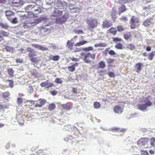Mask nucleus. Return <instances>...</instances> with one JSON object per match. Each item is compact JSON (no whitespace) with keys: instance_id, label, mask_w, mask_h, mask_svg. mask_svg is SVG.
Listing matches in <instances>:
<instances>
[{"instance_id":"nucleus-1","label":"nucleus","mask_w":155,"mask_h":155,"mask_svg":"<svg viewBox=\"0 0 155 155\" xmlns=\"http://www.w3.org/2000/svg\"><path fill=\"white\" fill-rule=\"evenodd\" d=\"M63 11L59 10L57 8H55L52 14V16L56 18V21L59 24L65 23L68 18L67 14H64L62 16Z\"/></svg>"},{"instance_id":"nucleus-2","label":"nucleus","mask_w":155,"mask_h":155,"mask_svg":"<svg viewBox=\"0 0 155 155\" xmlns=\"http://www.w3.org/2000/svg\"><path fill=\"white\" fill-rule=\"evenodd\" d=\"M36 20L31 19H28L20 24L19 26L22 28L29 30L35 26L37 23Z\"/></svg>"},{"instance_id":"nucleus-3","label":"nucleus","mask_w":155,"mask_h":155,"mask_svg":"<svg viewBox=\"0 0 155 155\" xmlns=\"http://www.w3.org/2000/svg\"><path fill=\"white\" fill-rule=\"evenodd\" d=\"M27 52H28V56L30 58V60L33 63L36 64L38 63L41 59L38 57H35L37 55V52L34 49L28 47L26 49Z\"/></svg>"},{"instance_id":"nucleus-4","label":"nucleus","mask_w":155,"mask_h":155,"mask_svg":"<svg viewBox=\"0 0 155 155\" xmlns=\"http://www.w3.org/2000/svg\"><path fill=\"white\" fill-rule=\"evenodd\" d=\"M81 58L82 59L84 62L89 64L91 63L92 61L90 60V58L94 60L95 58V54L93 53L91 54L90 53H85L84 52L80 53Z\"/></svg>"},{"instance_id":"nucleus-5","label":"nucleus","mask_w":155,"mask_h":155,"mask_svg":"<svg viewBox=\"0 0 155 155\" xmlns=\"http://www.w3.org/2000/svg\"><path fill=\"white\" fill-rule=\"evenodd\" d=\"M87 23L88 26V29L91 30L97 27L98 25V21L95 18H91L87 21Z\"/></svg>"},{"instance_id":"nucleus-6","label":"nucleus","mask_w":155,"mask_h":155,"mask_svg":"<svg viewBox=\"0 0 155 155\" xmlns=\"http://www.w3.org/2000/svg\"><path fill=\"white\" fill-rule=\"evenodd\" d=\"M139 22V19L137 17L135 16H132L130 21L131 29H134L135 28Z\"/></svg>"},{"instance_id":"nucleus-7","label":"nucleus","mask_w":155,"mask_h":155,"mask_svg":"<svg viewBox=\"0 0 155 155\" xmlns=\"http://www.w3.org/2000/svg\"><path fill=\"white\" fill-rule=\"evenodd\" d=\"M40 4H38L37 3H34L33 4V15L34 14H38L40 13L42 11L41 5Z\"/></svg>"},{"instance_id":"nucleus-8","label":"nucleus","mask_w":155,"mask_h":155,"mask_svg":"<svg viewBox=\"0 0 155 155\" xmlns=\"http://www.w3.org/2000/svg\"><path fill=\"white\" fill-rule=\"evenodd\" d=\"M32 102H34V101H31V103H32ZM35 102H38V103H37L35 104V107H41L43 105H44L47 102L46 100L42 98H40L37 101H34ZM34 104H35V103H33Z\"/></svg>"},{"instance_id":"nucleus-9","label":"nucleus","mask_w":155,"mask_h":155,"mask_svg":"<svg viewBox=\"0 0 155 155\" xmlns=\"http://www.w3.org/2000/svg\"><path fill=\"white\" fill-rule=\"evenodd\" d=\"M74 44V42H72V40H68L67 42V48L70 50H74L75 52L79 51V50L78 48H76V49L74 50L73 48Z\"/></svg>"},{"instance_id":"nucleus-10","label":"nucleus","mask_w":155,"mask_h":155,"mask_svg":"<svg viewBox=\"0 0 155 155\" xmlns=\"http://www.w3.org/2000/svg\"><path fill=\"white\" fill-rule=\"evenodd\" d=\"M56 6L60 9L66 8L67 6V3L65 2L58 1L56 4Z\"/></svg>"},{"instance_id":"nucleus-11","label":"nucleus","mask_w":155,"mask_h":155,"mask_svg":"<svg viewBox=\"0 0 155 155\" xmlns=\"http://www.w3.org/2000/svg\"><path fill=\"white\" fill-rule=\"evenodd\" d=\"M5 13L6 16L9 20H11V19L13 18L15 14L14 12L9 10L6 11Z\"/></svg>"},{"instance_id":"nucleus-12","label":"nucleus","mask_w":155,"mask_h":155,"mask_svg":"<svg viewBox=\"0 0 155 155\" xmlns=\"http://www.w3.org/2000/svg\"><path fill=\"white\" fill-rule=\"evenodd\" d=\"M148 139L147 138H143L140 139L137 142V144L140 146H144L147 143Z\"/></svg>"},{"instance_id":"nucleus-13","label":"nucleus","mask_w":155,"mask_h":155,"mask_svg":"<svg viewBox=\"0 0 155 155\" xmlns=\"http://www.w3.org/2000/svg\"><path fill=\"white\" fill-rule=\"evenodd\" d=\"M33 4L28 5L25 8L26 12L28 14L30 13V15H33Z\"/></svg>"},{"instance_id":"nucleus-14","label":"nucleus","mask_w":155,"mask_h":155,"mask_svg":"<svg viewBox=\"0 0 155 155\" xmlns=\"http://www.w3.org/2000/svg\"><path fill=\"white\" fill-rule=\"evenodd\" d=\"M114 111L116 113L120 114L123 112V109L119 106L117 105L114 107Z\"/></svg>"},{"instance_id":"nucleus-15","label":"nucleus","mask_w":155,"mask_h":155,"mask_svg":"<svg viewBox=\"0 0 155 155\" xmlns=\"http://www.w3.org/2000/svg\"><path fill=\"white\" fill-rule=\"evenodd\" d=\"M53 84L52 83H49V81L46 80V81L42 82L40 84V86L41 87H45L47 86V88H49L52 87L53 86Z\"/></svg>"},{"instance_id":"nucleus-16","label":"nucleus","mask_w":155,"mask_h":155,"mask_svg":"<svg viewBox=\"0 0 155 155\" xmlns=\"http://www.w3.org/2000/svg\"><path fill=\"white\" fill-rule=\"evenodd\" d=\"M31 45L34 47L36 48L38 50H41L43 51H47L48 50V48H47L45 47L42 45L37 44H32Z\"/></svg>"},{"instance_id":"nucleus-17","label":"nucleus","mask_w":155,"mask_h":155,"mask_svg":"<svg viewBox=\"0 0 155 155\" xmlns=\"http://www.w3.org/2000/svg\"><path fill=\"white\" fill-rule=\"evenodd\" d=\"M112 25L111 23L107 20H105L103 21L101 25L102 28H108Z\"/></svg>"},{"instance_id":"nucleus-18","label":"nucleus","mask_w":155,"mask_h":155,"mask_svg":"<svg viewBox=\"0 0 155 155\" xmlns=\"http://www.w3.org/2000/svg\"><path fill=\"white\" fill-rule=\"evenodd\" d=\"M143 64L141 63H137L135 65V67L136 69V72L140 73L141 70L142 69Z\"/></svg>"},{"instance_id":"nucleus-19","label":"nucleus","mask_w":155,"mask_h":155,"mask_svg":"<svg viewBox=\"0 0 155 155\" xmlns=\"http://www.w3.org/2000/svg\"><path fill=\"white\" fill-rule=\"evenodd\" d=\"M12 5L13 7H19L21 6L20 0H14L12 2Z\"/></svg>"},{"instance_id":"nucleus-20","label":"nucleus","mask_w":155,"mask_h":155,"mask_svg":"<svg viewBox=\"0 0 155 155\" xmlns=\"http://www.w3.org/2000/svg\"><path fill=\"white\" fill-rule=\"evenodd\" d=\"M116 12L117 10L116 8L114 7L113 8L111 12V16L112 17V19L114 21H115L117 18V17L116 16Z\"/></svg>"},{"instance_id":"nucleus-21","label":"nucleus","mask_w":155,"mask_h":155,"mask_svg":"<svg viewBox=\"0 0 155 155\" xmlns=\"http://www.w3.org/2000/svg\"><path fill=\"white\" fill-rule=\"evenodd\" d=\"M30 73L31 76H34L35 78L38 77L39 75V73L37 70L35 69H33L30 71Z\"/></svg>"},{"instance_id":"nucleus-22","label":"nucleus","mask_w":155,"mask_h":155,"mask_svg":"<svg viewBox=\"0 0 155 155\" xmlns=\"http://www.w3.org/2000/svg\"><path fill=\"white\" fill-rule=\"evenodd\" d=\"M152 19H147L143 22V25L145 27L150 25L152 23L151 21Z\"/></svg>"},{"instance_id":"nucleus-23","label":"nucleus","mask_w":155,"mask_h":155,"mask_svg":"<svg viewBox=\"0 0 155 155\" xmlns=\"http://www.w3.org/2000/svg\"><path fill=\"white\" fill-rule=\"evenodd\" d=\"M119 10V14L120 15L121 13L124 12L126 10L125 6L124 5H122L118 8Z\"/></svg>"},{"instance_id":"nucleus-24","label":"nucleus","mask_w":155,"mask_h":155,"mask_svg":"<svg viewBox=\"0 0 155 155\" xmlns=\"http://www.w3.org/2000/svg\"><path fill=\"white\" fill-rule=\"evenodd\" d=\"M132 37V35L130 32H127L124 35V38L126 40L130 39Z\"/></svg>"},{"instance_id":"nucleus-25","label":"nucleus","mask_w":155,"mask_h":155,"mask_svg":"<svg viewBox=\"0 0 155 155\" xmlns=\"http://www.w3.org/2000/svg\"><path fill=\"white\" fill-rule=\"evenodd\" d=\"M62 108L66 110H69L71 109V106L68 103H66L65 104H63L61 105Z\"/></svg>"},{"instance_id":"nucleus-26","label":"nucleus","mask_w":155,"mask_h":155,"mask_svg":"<svg viewBox=\"0 0 155 155\" xmlns=\"http://www.w3.org/2000/svg\"><path fill=\"white\" fill-rule=\"evenodd\" d=\"M49 59L53 60L55 61H58L60 58V57L58 55L53 56L50 55L49 57Z\"/></svg>"},{"instance_id":"nucleus-27","label":"nucleus","mask_w":155,"mask_h":155,"mask_svg":"<svg viewBox=\"0 0 155 155\" xmlns=\"http://www.w3.org/2000/svg\"><path fill=\"white\" fill-rule=\"evenodd\" d=\"M126 48L132 51L135 49V47L134 45L131 44H129L127 45Z\"/></svg>"},{"instance_id":"nucleus-28","label":"nucleus","mask_w":155,"mask_h":155,"mask_svg":"<svg viewBox=\"0 0 155 155\" xmlns=\"http://www.w3.org/2000/svg\"><path fill=\"white\" fill-rule=\"evenodd\" d=\"M108 31L110 33H111L113 35H115L117 33V30L114 27L110 28Z\"/></svg>"},{"instance_id":"nucleus-29","label":"nucleus","mask_w":155,"mask_h":155,"mask_svg":"<svg viewBox=\"0 0 155 155\" xmlns=\"http://www.w3.org/2000/svg\"><path fill=\"white\" fill-rule=\"evenodd\" d=\"M115 48L118 49L122 50L124 49V46L121 43H117L115 46Z\"/></svg>"},{"instance_id":"nucleus-30","label":"nucleus","mask_w":155,"mask_h":155,"mask_svg":"<svg viewBox=\"0 0 155 155\" xmlns=\"http://www.w3.org/2000/svg\"><path fill=\"white\" fill-rule=\"evenodd\" d=\"M87 43V41H82L75 44L74 46L76 47L80 46Z\"/></svg>"},{"instance_id":"nucleus-31","label":"nucleus","mask_w":155,"mask_h":155,"mask_svg":"<svg viewBox=\"0 0 155 155\" xmlns=\"http://www.w3.org/2000/svg\"><path fill=\"white\" fill-rule=\"evenodd\" d=\"M0 26L3 29H7L9 27V25L7 23H4L3 22L0 23Z\"/></svg>"},{"instance_id":"nucleus-32","label":"nucleus","mask_w":155,"mask_h":155,"mask_svg":"<svg viewBox=\"0 0 155 155\" xmlns=\"http://www.w3.org/2000/svg\"><path fill=\"white\" fill-rule=\"evenodd\" d=\"M137 106L139 109L142 110H145L147 108L145 104H138Z\"/></svg>"},{"instance_id":"nucleus-33","label":"nucleus","mask_w":155,"mask_h":155,"mask_svg":"<svg viewBox=\"0 0 155 155\" xmlns=\"http://www.w3.org/2000/svg\"><path fill=\"white\" fill-rule=\"evenodd\" d=\"M99 68L101 69L104 68L106 67V64L104 62L101 61L98 63Z\"/></svg>"},{"instance_id":"nucleus-34","label":"nucleus","mask_w":155,"mask_h":155,"mask_svg":"<svg viewBox=\"0 0 155 155\" xmlns=\"http://www.w3.org/2000/svg\"><path fill=\"white\" fill-rule=\"evenodd\" d=\"M0 34L2 35L3 37H8L9 36V33L8 32L5 31H1Z\"/></svg>"},{"instance_id":"nucleus-35","label":"nucleus","mask_w":155,"mask_h":155,"mask_svg":"<svg viewBox=\"0 0 155 155\" xmlns=\"http://www.w3.org/2000/svg\"><path fill=\"white\" fill-rule=\"evenodd\" d=\"M155 55V51L152 52L149 54L148 59L150 60H152Z\"/></svg>"},{"instance_id":"nucleus-36","label":"nucleus","mask_w":155,"mask_h":155,"mask_svg":"<svg viewBox=\"0 0 155 155\" xmlns=\"http://www.w3.org/2000/svg\"><path fill=\"white\" fill-rule=\"evenodd\" d=\"M7 72L10 77H12L13 76L14 71L12 68L8 69Z\"/></svg>"},{"instance_id":"nucleus-37","label":"nucleus","mask_w":155,"mask_h":155,"mask_svg":"<svg viewBox=\"0 0 155 155\" xmlns=\"http://www.w3.org/2000/svg\"><path fill=\"white\" fill-rule=\"evenodd\" d=\"M6 81L9 82L8 86L9 87L11 88H12L13 87L14 85V81L12 80H7Z\"/></svg>"},{"instance_id":"nucleus-38","label":"nucleus","mask_w":155,"mask_h":155,"mask_svg":"<svg viewBox=\"0 0 155 155\" xmlns=\"http://www.w3.org/2000/svg\"><path fill=\"white\" fill-rule=\"evenodd\" d=\"M64 130L67 131H71L72 130L71 126L69 125H65L64 127Z\"/></svg>"},{"instance_id":"nucleus-39","label":"nucleus","mask_w":155,"mask_h":155,"mask_svg":"<svg viewBox=\"0 0 155 155\" xmlns=\"http://www.w3.org/2000/svg\"><path fill=\"white\" fill-rule=\"evenodd\" d=\"M122 39L118 38H113V41L114 43H117V42H120L122 41Z\"/></svg>"},{"instance_id":"nucleus-40","label":"nucleus","mask_w":155,"mask_h":155,"mask_svg":"<svg viewBox=\"0 0 155 155\" xmlns=\"http://www.w3.org/2000/svg\"><path fill=\"white\" fill-rule=\"evenodd\" d=\"M94 107L96 109H98L101 107V105L99 102H95L94 104Z\"/></svg>"},{"instance_id":"nucleus-41","label":"nucleus","mask_w":155,"mask_h":155,"mask_svg":"<svg viewBox=\"0 0 155 155\" xmlns=\"http://www.w3.org/2000/svg\"><path fill=\"white\" fill-rule=\"evenodd\" d=\"M55 108V105L54 104H50L48 106V109L49 110H53Z\"/></svg>"},{"instance_id":"nucleus-42","label":"nucleus","mask_w":155,"mask_h":155,"mask_svg":"<svg viewBox=\"0 0 155 155\" xmlns=\"http://www.w3.org/2000/svg\"><path fill=\"white\" fill-rule=\"evenodd\" d=\"M37 155H46V153H45L43 150H38L37 152Z\"/></svg>"},{"instance_id":"nucleus-43","label":"nucleus","mask_w":155,"mask_h":155,"mask_svg":"<svg viewBox=\"0 0 155 155\" xmlns=\"http://www.w3.org/2000/svg\"><path fill=\"white\" fill-rule=\"evenodd\" d=\"M68 71L71 72H74L75 69V68L72 65L71 66H69L68 67Z\"/></svg>"},{"instance_id":"nucleus-44","label":"nucleus","mask_w":155,"mask_h":155,"mask_svg":"<svg viewBox=\"0 0 155 155\" xmlns=\"http://www.w3.org/2000/svg\"><path fill=\"white\" fill-rule=\"evenodd\" d=\"M10 95V93L8 91H6L2 93V96L4 98H6L8 97Z\"/></svg>"},{"instance_id":"nucleus-45","label":"nucleus","mask_w":155,"mask_h":155,"mask_svg":"<svg viewBox=\"0 0 155 155\" xmlns=\"http://www.w3.org/2000/svg\"><path fill=\"white\" fill-rule=\"evenodd\" d=\"M9 21L13 24H16L18 22L17 18L16 17L13 18L12 19H11V20H9Z\"/></svg>"},{"instance_id":"nucleus-46","label":"nucleus","mask_w":155,"mask_h":155,"mask_svg":"<svg viewBox=\"0 0 155 155\" xmlns=\"http://www.w3.org/2000/svg\"><path fill=\"white\" fill-rule=\"evenodd\" d=\"M106 60L107 61V63L108 65H110V64L113 63L114 61V59L110 58L107 59Z\"/></svg>"},{"instance_id":"nucleus-47","label":"nucleus","mask_w":155,"mask_h":155,"mask_svg":"<svg viewBox=\"0 0 155 155\" xmlns=\"http://www.w3.org/2000/svg\"><path fill=\"white\" fill-rule=\"evenodd\" d=\"M155 138L152 137L150 139V144L151 146H155Z\"/></svg>"},{"instance_id":"nucleus-48","label":"nucleus","mask_w":155,"mask_h":155,"mask_svg":"<svg viewBox=\"0 0 155 155\" xmlns=\"http://www.w3.org/2000/svg\"><path fill=\"white\" fill-rule=\"evenodd\" d=\"M80 8H74L72 11H71V13H77L79 11Z\"/></svg>"},{"instance_id":"nucleus-49","label":"nucleus","mask_w":155,"mask_h":155,"mask_svg":"<svg viewBox=\"0 0 155 155\" xmlns=\"http://www.w3.org/2000/svg\"><path fill=\"white\" fill-rule=\"evenodd\" d=\"M55 82L57 84H61L63 82L62 81L61 79L58 78H56Z\"/></svg>"},{"instance_id":"nucleus-50","label":"nucleus","mask_w":155,"mask_h":155,"mask_svg":"<svg viewBox=\"0 0 155 155\" xmlns=\"http://www.w3.org/2000/svg\"><path fill=\"white\" fill-rule=\"evenodd\" d=\"M5 49L7 51L9 52H11L13 51L12 48L8 46H6L5 47Z\"/></svg>"},{"instance_id":"nucleus-51","label":"nucleus","mask_w":155,"mask_h":155,"mask_svg":"<svg viewBox=\"0 0 155 155\" xmlns=\"http://www.w3.org/2000/svg\"><path fill=\"white\" fill-rule=\"evenodd\" d=\"M117 28L118 31L120 32L123 31L124 29V28L122 26H119Z\"/></svg>"},{"instance_id":"nucleus-52","label":"nucleus","mask_w":155,"mask_h":155,"mask_svg":"<svg viewBox=\"0 0 155 155\" xmlns=\"http://www.w3.org/2000/svg\"><path fill=\"white\" fill-rule=\"evenodd\" d=\"M108 76L110 78H114L115 77L114 73L112 72H110L108 73Z\"/></svg>"},{"instance_id":"nucleus-53","label":"nucleus","mask_w":155,"mask_h":155,"mask_svg":"<svg viewBox=\"0 0 155 155\" xmlns=\"http://www.w3.org/2000/svg\"><path fill=\"white\" fill-rule=\"evenodd\" d=\"M17 102L18 104L20 105L22 104L23 102V100L22 98L18 97L17 98Z\"/></svg>"},{"instance_id":"nucleus-54","label":"nucleus","mask_w":155,"mask_h":155,"mask_svg":"<svg viewBox=\"0 0 155 155\" xmlns=\"http://www.w3.org/2000/svg\"><path fill=\"white\" fill-rule=\"evenodd\" d=\"M152 104V102L150 101H149L145 104V105H146V108H147V107L150 106Z\"/></svg>"},{"instance_id":"nucleus-55","label":"nucleus","mask_w":155,"mask_h":155,"mask_svg":"<svg viewBox=\"0 0 155 155\" xmlns=\"http://www.w3.org/2000/svg\"><path fill=\"white\" fill-rule=\"evenodd\" d=\"M34 91L33 88L31 86H29L28 91L30 93H32Z\"/></svg>"},{"instance_id":"nucleus-56","label":"nucleus","mask_w":155,"mask_h":155,"mask_svg":"<svg viewBox=\"0 0 155 155\" xmlns=\"http://www.w3.org/2000/svg\"><path fill=\"white\" fill-rule=\"evenodd\" d=\"M126 130V129H125L119 128L118 132L124 133Z\"/></svg>"},{"instance_id":"nucleus-57","label":"nucleus","mask_w":155,"mask_h":155,"mask_svg":"<svg viewBox=\"0 0 155 155\" xmlns=\"http://www.w3.org/2000/svg\"><path fill=\"white\" fill-rule=\"evenodd\" d=\"M153 6V5H148L147 6L144 7L143 9L145 10H146L147 9H150L151 8H152Z\"/></svg>"},{"instance_id":"nucleus-58","label":"nucleus","mask_w":155,"mask_h":155,"mask_svg":"<svg viewBox=\"0 0 155 155\" xmlns=\"http://www.w3.org/2000/svg\"><path fill=\"white\" fill-rule=\"evenodd\" d=\"M50 93L52 95L54 96L57 94L58 91H50Z\"/></svg>"},{"instance_id":"nucleus-59","label":"nucleus","mask_w":155,"mask_h":155,"mask_svg":"<svg viewBox=\"0 0 155 155\" xmlns=\"http://www.w3.org/2000/svg\"><path fill=\"white\" fill-rule=\"evenodd\" d=\"M119 128L117 127H114L111 129V130L113 132H118Z\"/></svg>"},{"instance_id":"nucleus-60","label":"nucleus","mask_w":155,"mask_h":155,"mask_svg":"<svg viewBox=\"0 0 155 155\" xmlns=\"http://www.w3.org/2000/svg\"><path fill=\"white\" fill-rule=\"evenodd\" d=\"M120 20L122 21H126L127 20V17L123 16L120 19Z\"/></svg>"},{"instance_id":"nucleus-61","label":"nucleus","mask_w":155,"mask_h":155,"mask_svg":"<svg viewBox=\"0 0 155 155\" xmlns=\"http://www.w3.org/2000/svg\"><path fill=\"white\" fill-rule=\"evenodd\" d=\"M74 8H75V7H74V5H73L72 4H70L69 5V8L71 12V11L73 10Z\"/></svg>"},{"instance_id":"nucleus-62","label":"nucleus","mask_w":155,"mask_h":155,"mask_svg":"<svg viewBox=\"0 0 155 155\" xmlns=\"http://www.w3.org/2000/svg\"><path fill=\"white\" fill-rule=\"evenodd\" d=\"M15 60L17 63H22L23 62V60L22 59L18 58L16 59Z\"/></svg>"},{"instance_id":"nucleus-63","label":"nucleus","mask_w":155,"mask_h":155,"mask_svg":"<svg viewBox=\"0 0 155 155\" xmlns=\"http://www.w3.org/2000/svg\"><path fill=\"white\" fill-rule=\"evenodd\" d=\"M70 59L71 60L73 61H79V59L74 58H70Z\"/></svg>"},{"instance_id":"nucleus-64","label":"nucleus","mask_w":155,"mask_h":155,"mask_svg":"<svg viewBox=\"0 0 155 155\" xmlns=\"http://www.w3.org/2000/svg\"><path fill=\"white\" fill-rule=\"evenodd\" d=\"M109 53L111 55H114L116 53L113 50H110L109 51Z\"/></svg>"}]
</instances>
